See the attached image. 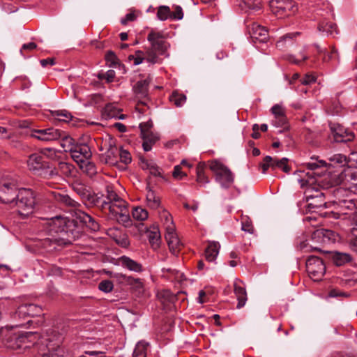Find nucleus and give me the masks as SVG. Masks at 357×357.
<instances>
[{"instance_id": "obj_47", "label": "nucleus", "mask_w": 357, "mask_h": 357, "mask_svg": "<svg viewBox=\"0 0 357 357\" xmlns=\"http://www.w3.org/2000/svg\"><path fill=\"white\" fill-rule=\"evenodd\" d=\"M113 288H114L113 282L109 280H102L98 284V289L105 293L111 292L112 291Z\"/></svg>"}, {"instance_id": "obj_44", "label": "nucleus", "mask_w": 357, "mask_h": 357, "mask_svg": "<svg viewBox=\"0 0 357 357\" xmlns=\"http://www.w3.org/2000/svg\"><path fill=\"white\" fill-rule=\"evenodd\" d=\"M106 201L107 203H114L117 199H121V198L115 192L112 187L109 185H107L106 187Z\"/></svg>"}, {"instance_id": "obj_38", "label": "nucleus", "mask_w": 357, "mask_h": 357, "mask_svg": "<svg viewBox=\"0 0 357 357\" xmlns=\"http://www.w3.org/2000/svg\"><path fill=\"white\" fill-rule=\"evenodd\" d=\"M132 215L136 220L144 221L148 218L149 213L145 208L137 206L133 208Z\"/></svg>"}, {"instance_id": "obj_9", "label": "nucleus", "mask_w": 357, "mask_h": 357, "mask_svg": "<svg viewBox=\"0 0 357 357\" xmlns=\"http://www.w3.org/2000/svg\"><path fill=\"white\" fill-rule=\"evenodd\" d=\"M270 8L272 13L280 18L289 17L297 11V6L292 0H271Z\"/></svg>"}, {"instance_id": "obj_36", "label": "nucleus", "mask_w": 357, "mask_h": 357, "mask_svg": "<svg viewBox=\"0 0 357 357\" xmlns=\"http://www.w3.org/2000/svg\"><path fill=\"white\" fill-rule=\"evenodd\" d=\"M52 116L59 121L69 122L72 119L71 114L67 110H56L52 112Z\"/></svg>"}, {"instance_id": "obj_3", "label": "nucleus", "mask_w": 357, "mask_h": 357, "mask_svg": "<svg viewBox=\"0 0 357 357\" xmlns=\"http://www.w3.org/2000/svg\"><path fill=\"white\" fill-rule=\"evenodd\" d=\"M147 40L151 44V49L146 59L151 63H155L158 62V54H164L169 45L165 40L164 33L153 29L148 34Z\"/></svg>"}, {"instance_id": "obj_58", "label": "nucleus", "mask_w": 357, "mask_h": 357, "mask_svg": "<svg viewBox=\"0 0 357 357\" xmlns=\"http://www.w3.org/2000/svg\"><path fill=\"white\" fill-rule=\"evenodd\" d=\"M287 161L288 159L287 158H282V159H280V160L277 162V168L281 169L284 172L288 173L290 170V168L287 165Z\"/></svg>"}, {"instance_id": "obj_52", "label": "nucleus", "mask_w": 357, "mask_h": 357, "mask_svg": "<svg viewBox=\"0 0 357 357\" xmlns=\"http://www.w3.org/2000/svg\"><path fill=\"white\" fill-rule=\"evenodd\" d=\"M335 260L337 266H342L345 262L349 261L351 260V257L349 255L346 253H337Z\"/></svg>"}, {"instance_id": "obj_18", "label": "nucleus", "mask_w": 357, "mask_h": 357, "mask_svg": "<svg viewBox=\"0 0 357 357\" xmlns=\"http://www.w3.org/2000/svg\"><path fill=\"white\" fill-rule=\"evenodd\" d=\"M71 158L78 165L89 160L92 155L90 147L86 144H77L70 152Z\"/></svg>"}, {"instance_id": "obj_50", "label": "nucleus", "mask_w": 357, "mask_h": 357, "mask_svg": "<svg viewBox=\"0 0 357 357\" xmlns=\"http://www.w3.org/2000/svg\"><path fill=\"white\" fill-rule=\"evenodd\" d=\"M288 61L292 63L298 65L301 61L307 59V56L305 54L304 50L300 52L299 58H296L294 55H289L287 58Z\"/></svg>"}, {"instance_id": "obj_51", "label": "nucleus", "mask_w": 357, "mask_h": 357, "mask_svg": "<svg viewBox=\"0 0 357 357\" xmlns=\"http://www.w3.org/2000/svg\"><path fill=\"white\" fill-rule=\"evenodd\" d=\"M271 112L274 118L280 117L285 115V109L282 105L276 104L271 107Z\"/></svg>"}, {"instance_id": "obj_49", "label": "nucleus", "mask_w": 357, "mask_h": 357, "mask_svg": "<svg viewBox=\"0 0 357 357\" xmlns=\"http://www.w3.org/2000/svg\"><path fill=\"white\" fill-rule=\"evenodd\" d=\"M272 124L275 127L287 128L288 126L286 115L274 118Z\"/></svg>"}, {"instance_id": "obj_61", "label": "nucleus", "mask_w": 357, "mask_h": 357, "mask_svg": "<svg viewBox=\"0 0 357 357\" xmlns=\"http://www.w3.org/2000/svg\"><path fill=\"white\" fill-rule=\"evenodd\" d=\"M316 82V77L312 74H306L305 76L301 79V83L303 85H308Z\"/></svg>"}, {"instance_id": "obj_41", "label": "nucleus", "mask_w": 357, "mask_h": 357, "mask_svg": "<svg viewBox=\"0 0 357 357\" xmlns=\"http://www.w3.org/2000/svg\"><path fill=\"white\" fill-rule=\"evenodd\" d=\"M306 201L307 202V206L310 209L326 207V202L324 197L310 199V200Z\"/></svg>"}, {"instance_id": "obj_17", "label": "nucleus", "mask_w": 357, "mask_h": 357, "mask_svg": "<svg viewBox=\"0 0 357 357\" xmlns=\"http://www.w3.org/2000/svg\"><path fill=\"white\" fill-rule=\"evenodd\" d=\"M330 128L334 140L337 142H348L352 141L355 137L353 132L340 124H331Z\"/></svg>"}, {"instance_id": "obj_12", "label": "nucleus", "mask_w": 357, "mask_h": 357, "mask_svg": "<svg viewBox=\"0 0 357 357\" xmlns=\"http://www.w3.org/2000/svg\"><path fill=\"white\" fill-rule=\"evenodd\" d=\"M306 270L312 280L320 281L326 272V266L322 259L312 255L306 261Z\"/></svg>"}, {"instance_id": "obj_26", "label": "nucleus", "mask_w": 357, "mask_h": 357, "mask_svg": "<svg viewBox=\"0 0 357 357\" xmlns=\"http://www.w3.org/2000/svg\"><path fill=\"white\" fill-rule=\"evenodd\" d=\"M102 117L106 120L109 119H123L124 115L119 114V109L114 104L109 103L103 108Z\"/></svg>"}, {"instance_id": "obj_31", "label": "nucleus", "mask_w": 357, "mask_h": 357, "mask_svg": "<svg viewBox=\"0 0 357 357\" xmlns=\"http://www.w3.org/2000/svg\"><path fill=\"white\" fill-rule=\"evenodd\" d=\"M220 248L218 242L213 241L208 243L205 250V257L208 261L213 262L215 261Z\"/></svg>"}, {"instance_id": "obj_25", "label": "nucleus", "mask_w": 357, "mask_h": 357, "mask_svg": "<svg viewBox=\"0 0 357 357\" xmlns=\"http://www.w3.org/2000/svg\"><path fill=\"white\" fill-rule=\"evenodd\" d=\"M340 178L343 182L357 185V167H347L341 172Z\"/></svg>"}, {"instance_id": "obj_63", "label": "nucleus", "mask_w": 357, "mask_h": 357, "mask_svg": "<svg viewBox=\"0 0 357 357\" xmlns=\"http://www.w3.org/2000/svg\"><path fill=\"white\" fill-rule=\"evenodd\" d=\"M12 133L6 128L0 126V139H5L11 137Z\"/></svg>"}, {"instance_id": "obj_56", "label": "nucleus", "mask_w": 357, "mask_h": 357, "mask_svg": "<svg viewBox=\"0 0 357 357\" xmlns=\"http://www.w3.org/2000/svg\"><path fill=\"white\" fill-rule=\"evenodd\" d=\"M172 176L175 179L181 180L183 177H185L187 174L182 172L181 165H176L174 167Z\"/></svg>"}, {"instance_id": "obj_7", "label": "nucleus", "mask_w": 357, "mask_h": 357, "mask_svg": "<svg viewBox=\"0 0 357 357\" xmlns=\"http://www.w3.org/2000/svg\"><path fill=\"white\" fill-rule=\"evenodd\" d=\"M107 210L109 211L108 214L111 219L116 220L126 227L131 225L128 203L124 199H117L114 203H108Z\"/></svg>"}, {"instance_id": "obj_6", "label": "nucleus", "mask_w": 357, "mask_h": 357, "mask_svg": "<svg viewBox=\"0 0 357 357\" xmlns=\"http://www.w3.org/2000/svg\"><path fill=\"white\" fill-rule=\"evenodd\" d=\"M209 167L215 175V181L222 189L227 190L232 186L234 181V174L228 167L222 162L214 160L210 162Z\"/></svg>"}, {"instance_id": "obj_14", "label": "nucleus", "mask_w": 357, "mask_h": 357, "mask_svg": "<svg viewBox=\"0 0 357 357\" xmlns=\"http://www.w3.org/2000/svg\"><path fill=\"white\" fill-rule=\"evenodd\" d=\"M100 151L106 150L101 154L100 161L109 165H114L117 162L119 158V149L115 146L114 140L112 138L105 139L100 148Z\"/></svg>"}, {"instance_id": "obj_11", "label": "nucleus", "mask_w": 357, "mask_h": 357, "mask_svg": "<svg viewBox=\"0 0 357 357\" xmlns=\"http://www.w3.org/2000/svg\"><path fill=\"white\" fill-rule=\"evenodd\" d=\"M337 213L340 215H345L344 218L355 220L357 215V199L351 197L339 199L335 203Z\"/></svg>"}, {"instance_id": "obj_46", "label": "nucleus", "mask_w": 357, "mask_h": 357, "mask_svg": "<svg viewBox=\"0 0 357 357\" xmlns=\"http://www.w3.org/2000/svg\"><path fill=\"white\" fill-rule=\"evenodd\" d=\"M74 191L83 199H87L89 191L81 183H77L73 186Z\"/></svg>"}, {"instance_id": "obj_48", "label": "nucleus", "mask_w": 357, "mask_h": 357, "mask_svg": "<svg viewBox=\"0 0 357 357\" xmlns=\"http://www.w3.org/2000/svg\"><path fill=\"white\" fill-rule=\"evenodd\" d=\"M119 158L120 161L124 164H129L132 160L130 153L122 149H119Z\"/></svg>"}, {"instance_id": "obj_42", "label": "nucleus", "mask_w": 357, "mask_h": 357, "mask_svg": "<svg viewBox=\"0 0 357 357\" xmlns=\"http://www.w3.org/2000/svg\"><path fill=\"white\" fill-rule=\"evenodd\" d=\"M157 17L160 20H166L168 17L171 18V11L168 6H161L157 12Z\"/></svg>"}, {"instance_id": "obj_39", "label": "nucleus", "mask_w": 357, "mask_h": 357, "mask_svg": "<svg viewBox=\"0 0 357 357\" xmlns=\"http://www.w3.org/2000/svg\"><path fill=\"white\" fill-rule=\"evenodd\" d=\"M80 168L90 177L93 176L97 173V169L95 164L89 161V160L79 165Z\"/></svg>"}, {"instance_id": "obj_40", "label": "nucleus", "mask_w": 357, "mask_h": 357, "mask_svg": "<svg viewBox=\"0 0 357 357\" xmlns=\"http://www.w3.org/2000/svg\"><path fill=\"white\" fill-rule=\"evenodd\" d=\"M169 100L176 107H182L186 102V96L183 93H179L175 91L173 92L172 94L170 96Z\"/></svg>"}, {"instance_id": "obj_5", "label": "nucleus", "mask_w": 357, "mask_h": 357, "mask_svg": "<svg viewBox=\"0 0 357 357\" xmlns=\"http://www.w3.org/2000/svg\"><path fill=\"white\" fill-rule=\"evenodd\" d=\"M36 204L35 192L31 189L21 188L12 206H17L20 215L26 217L33 212Z\"/></svg>"}, {"instance_id": "obj_16", "label": "nucleus", "mask_w": 357, "mask_h": 357, "mask_svg": "<svg viewBox=\"0 0 357 357\" xmlns=\"http://www.w3.org/2000/svg\"><path fill=\"white\" fill-rule=\"evenodd\" d=\"M42 307L33 303H25L20 305L15 313V318L25 319L29 317L39 316L42 314Z\"/></svg>"}, {"instance_id": "obj_4", "label": "nucleus", "mask_w": 357, "mask_h": 357, "mask_svg": "<svg viewBox=\"0 0 357 357\" xmlns=\"http://www.w3.org/2000/svg\"><path fill=\"white\" fill-rule=\"evenodd\" d=\"M335 234L331 230L319 229L315 230L311 236L310 241L312 244L303 242L300 244V248L305 251H318L320 252L328 253V251H324L321 248L316 245V244L325 245L335 241Z\"/></svg>"}, {"instance_id": "obj_29", "label": "nucleus", "mask_w": 357, "mask_h": 357, "mask_svg": "<svg viewBox=\"0 0 357 357\" xmlns=\"http://www.w3.org/2000/svg\"><path fill=\"white\" fill-rule=\"evenodd\" d=\"M141 137L143 139V149L146 152L152 149L153 144H154L158 139V135L153 133L152 130L142 133Z\"/></svg>"}, {"instance_id": "obj_27", "label": "nucleus", "mask_w": 357, "mask_h": 357, "mask_svg": "<svg viewBox=\"0 0 357 357\" xmlns=\"http://www.w3.org/2000/svg\"><path fill=\"white\" fill-rule=\"evenodd\" d=\"M146 234L151 248L153 250L158 249L160 244V233L159 229L156 227H153L147 230Z\"/></svg>"}, {"instance_id": "obj_22", "label": "nucleus", "mask_w": 357, "mask_h": 357, "mask_svg": "<svg viewBox=\"0 0 357 357\" xmlns=\"http://www.w3.org/2000/svg\"><path fill=\"white\" fill-rule=\"evenodd\" d=\"M250 37L254 43H266L268 38V33L265 27L253 23L250 30Z\"/></svg>"}, {"instance_id": "obj_19", "label": "nucleus", "mask_w": 357, "mask_h": 357, "mask_svg": "<svg viewBox=\"0 0 357 357\" xmlns=\"http://www.w3.org/2000/svg\"><path fill=\"white\" fill-rule=\"evenodd\" d=\"M165 239L167 242L169 250L176 255L181 245L180 241L177 236L174 225L166 226Z\"/></svg>"}, {"instance_id": "obj_37", "label": "nucleus", "mask_w": 357, "mask_h": 357, "mask_svg": "<svg viewBox=\"0 0 357 357\" xmlns=\"http://www.w3.org/2000/svg\"><path fill=\"white\" fill-rule=\"evenodd\" d=\"M299 35L298 32L295 33H289L284 36H283L278 42H277V47L282 50L286 47V43H288V45L293 44V38L296 37V36Z\"/></svg>"}, {"instance_id": "obj_23", "label": "nucleus", "mask_w": 357, "mask_h": 357, "mask_svg": "<svg viewBox=\"0 0 357 357\" xmlns=\"http://www.w3.org/2000/svg\"><path fill=\"white\" fill-rule=\"evenodd\" d=\"M75 214L76 218L86 225L91 231H96L99 229V223L88 213L81 210H77L75 211Z\"/></svg>"}, {"instance_id": "obj_10", "label": "nucleus", "mask_w": 357, "mask_h": 357, "mask_svg": "<svg viewBox=\"0 0 357 357\" xmlns=\"http://www.w3.org/2000/svg\"><path fill=\"white\" fill-rule=\"evenodd\" d=\"M19 190L17 182L13 179L0 181V200L12 205L18 195Z\"/></svg>"}, {"instance_id": "obj_35", "label": "nucleus", "mask_w": 357, "mask_h": 357, "mask_svg": "<svg viewBox=\"0 0 357 357\" xmlns=\"http://www.w3.org/2000/svg\"><path fill=\"white\" fill-rule=\"evenodd\" d=\"M149 344L145 341H139L137 343L134 349L132 357H146V351Z\"/></svg>"}, {"instance_id": "obj_8", "label": "nucleus", "mask_w": 357, "mask_h": 357, "mask_svg": "<svg viewBox=\"0 0 357 357\" xmlns=\"http://www.w3.org/2000/svg\"><path fill=\"white\" fill-rule=\"evenodd\" d=\"M333 15L332 10L328 6L326 9L318 8L316 10L314 19L319 22L317 29L322 33L323 36H333L337 33L336 24L328 22V20Z\"/></svg>"}, {"instance_id": "obj_1", "label": "nucleus", "mask_w": 357, "mask_h": 357, "mask_svg": "<svg viewBox=\"0 0 357 357\" xmlns=\"http://www.w3.org/2000/svg\"><path fill=\"white\" fill-rule=\"evenodd\" d=\"M42 238L36 239L32 245L35 252L38 254L50 253L59 247L72 244L79 236V231L75 229L73 222L67 221L61 216L46 220L43 224Z\"/></svg>"}, {"instance_id": "obj_15", "label": "nucleus", "mask_w": 357, "mask_h": 357, "mask_svg": "<svg viewBox=\"0 0 357 357\" xmlns=\"http://www.w3.org/2000/svg\"><path fill=\"white\" fill-rule=\"evenodd\" d=\"M31 136L40 141L49 142L60 139L62 137V131L54 128L35 129L31 131Z\"/></svg>"}, {"instance_id": "obj_30", "label": "nucleus", "mask_w": 357, "mask_h": 357, "mask_svg": "<svg viewBox=\"0 0 357 357\" xmlns=\"http://www.w3.org/2000/svg\"><path fill=\"white\" fill-rule=\"evenodd\" d=\"M86 199L90 204L100 208L102 211L105 212L107 211L108 203H107V201L103 198L102 194L89 193Z\"/></svg>"}, {"instance_id": "obj_45", "label": "nucleus", "mask_w": 357, "mask_h": 357, "mask_svg": "<svg viewBox=\"0 0 357 357\" xmlns=\"http://www.w3.org/2000/svg\"><path fill=\"white\" fill-rule=\"evenodd\" d=\"M197 181L201 185L209 183V178L205 175L204 168L201 165H199L197 168Z\"/></svg>"}, {"instance_id": "obj_55", "label": "nucleus", "mask_w": 357, "mask_h": 357, "mask_svg": "<svg viewBox=\"0 0 357 357\" xmlns=\"http://www.w3.org/2000/svg\"><path fill=\"white\" fill-rule=\"evenodd\" d=\"M121 277L126 278L127 282L132 285H135L137 288L143 287V282L139 278H135L131 276L126 277L125 275H121Z\"/></svg>"}, {"instance_id": "obj_62", "label": "nucleus", "mask_w": 357, "mask_h": 357, "mask_svg": "<svg viewBox=\"0 0 357 357\" xmlns=\"http://www.w3.org/2000/svg\"><path fill=\"white\" fill-rule=\"evenodd\" d=\"M153 126V123L151 121H147L144 123H141L139 124V128L141 130V134L144 133L151 130V128Z\"/></svg>"}, {"instance_id": "obj_43", "label": "nucleus", "mask_w": 357, "mask_h": 357, "mask_svg": "<svg viewBox=\"0 0 357 357\" xmlns=\"http://www.w3.org/2000/svg\"><path fill=\"white\" fill-rule=\"evenodd\" d=\"M329 160L332 162L331 165H339L340 166H344L347 163V157L340 153L334 154L329 158Z\"/></svg>"}, {"instance_id": "obj_21", "label": "nucleus", "mask_w": 357, "mask_h": 357, "mask_svg": "<svg viewBox=\"0 0 357 357\" xmlns=\"http://www.w3.org/2000/svg\"><path fill=\"white\" fill-rule=\"evenodd\" d=\"M119 265L129 271L135 273H142L144 271L143 265L130 257L123 255L118 259Z\"/></svg>"}, {"instance_id": "obj_60", "label": "nucleus", "mask_w": 357, "mask_h": 357, "mask_svg": "<svg viewBox=\"0 0 357 357\" xmlns=\"http://www.w3.org/2000/svg\"><path fill=\"white\" fill-rule=\"evenodd\" d=\"M272 157L267 155L264 158L263 163L261 165L262 173L265 174L269 167H271Z\"/></svg>"}, {"instance_id": "obj_59", "label": "nucleus", "mask_w": 357, "mask_h": 357, "mask_svg": "<svg viewBox=\"0 0 357 357\" xmlns=\"http://www.w3.org/2000/svg\"><path fill=\"white\" fill-rule=\"evenodd\" d=\"M160 218L162 220H164L165 227L167 225H174L172 218L169 212L163 211L160 215Z\"/></svg>"}, {"instance_id": "obj_64", "label": "nucleus", "mask_w": 357, "mask_h": 357, "mask_svg": "<svg viewBox=\"0 0 357 357\" xmlns=\"http://www.w3.org/2000/svg\"><path fill=\"white\" fill-rule=\"evenodd\" d=\"M147 168L149 169L150 173L155 176L161 174L160 168L155 164H147Z\"/></svg>"}, {"instance_id": "obj_53", "label": "nucleus", "mask_w": 357, "mask_h": 357, "mask_svg": "<svg viewBox=\"0 0 357 357\" xmlns=\"http://www.w3.org/2000/svg\"><path fill=\"white\" fill-rule=\"evenodd\" d=\"M241 229L249 234H252L254 231L253 226L251 221L248 218H243L241 222Z\"/></svg>"}, {"instance_id": "obj_32", "label": "nucleus", "mask_w": 357, "mask_h": 357, "mask_svg": "<svg viewBox=\"0 0 357 357\" xmlns=\"http://www.w3.org/2000/svg\"><path fill=\"white\" fill-rule=\"evenodd\" d=\"M241 7L246 12L255 13L261 9V0H242Z\"/></svg>"}, {"instance_id": "obj_2", "label": "nucleus", "mask_w": 357, "mask_h": 357, "mask_svg": "<svg viewBox=\"0 0 357 357\" xmlns=\"http://www.w3.org/2000/svg\"><path fill=\"white\" fill-rule=\"evenodd\" d=\"M326 165V162L324 160L311 161L305 163L307 172L299 169L294 172L295 175L298 176V181L301 183V187H306L305 190L306 200L324 197V192L313 185L318 181L315 179V176H320L322 173L319 171V169Z\"/></svg>"}, {"instance_id": "obj_24", "label": "nucleus", "mask_w": 357, "mask_h": 357, "mask_svg": "<svg viewBox=\"0 0 357 357\" xmlns=\"http://www.w3.org/2000/svg\"><path fill=\"white\" fill-rule=\"evenodd\" d=\"M234 294L236 296L238 303L236 307L240 309L245 306L248 300L247 292L242 281L236 280L234 284Z\"/></svg>"}, {"instance_id": "obj_33", "label": "nucleus", "mask_w": 357, "mask_h": 357, "mask_svg": "<svg viewBox=\"0 0 357 357\" xmlns=\"http://www.w3.org/2000/svg\"><path fill=\"white\" fill-rule=\"evenodd\" d=\"M146 204L147 206L153 209L159 208L160 205V199L157 196L153 190L150 188H147V192L146 195Z\"/></svg>"}, {"instance_id": "obj_54", "label": "nucleus", "mask_w": 357, "mask_h": 357, "mask_svg": "<svg viewBox=\"0 0 357 357\" xmlns=\"http://www.w3.org/2000/svg\"><path fill=\"white\" fill-rule=\"evenodd\" d=\"M59 169L66 176H69L72 173L73 166L65 162H59Z\"/></svg>"}, {"instance_id": "obj_28", "label": "nucleus", "mask_w": 357, "mask_h": 357, "mask_svg": "<svg viewBox=\"0 0 357 357\" xmlns=\"http://www.w3.org/2000/svg\"><path fill=\"white\" fill-rule=\"evenodd\" d=\"M149 81L141 79L133 86L132 90L138 98H146L149 94Z\"/></svg>"}, {"instance_id": "obj_34", "label": "nucleus", "mask_w": 357, "mask_h": 357, "mask_svg": "<svg viewBox=\"0 0 357 357\" xmlns=\"http://www.w3.org/2000/svg\"><path fill=\"white\" fill-rule=\"evenodd\" d=\"M61 139V146L66 152H71L75 147L77 144H75V140L70 136L66 135L62 132V137Z\"/></svg>"}, {"instance_id": "obj_13", "label": "nucleus", "mask_w": 357, "mask_h": 357, "mask_svg": "<svg viewBox=\"0 0 357 357\" xmlns=\"http://www.w3.org/2000/svg\"><path fill=\"white\" fill-rule=\"evenodd\" d=\"M27 165L29 169L35 174L41 176L46 174H52L53 172L52 170H49L48 162L40 153L31 154L27 160Z\"/></svg>"}, {"instance_id": "obj_20", "label": "nucleus", "mask_w": 357, "mask_h": 357, "mask_svg": "<svg viewBox=\"0 0 357 357\" xmlns=\"http://www.w3.org/2000/svg\"><path fill=\"white\" fill-rule=\"evenodd\" d=\"M50 195L58 203L63 204L66 206L77 208L79 206V204L75 200L73 199L65 191L54 190L50 192Z\"/></svg>"}, {"instance_id": "obj_57", "label": "nucleus", "mask_w": 357, "mask_h": 357, "mask_svg": "<svg viewBox=\"0 0 357 357\" xmlns=\"http://www.w3.org/2000/svg\"><path fill=\"white\" fill-rule=\"evenodd\" d=\"M183 17V13L182 8L179 6H176L175 10L171 13V19L173 20H182Z\"/></svg>"}]
</instances>
